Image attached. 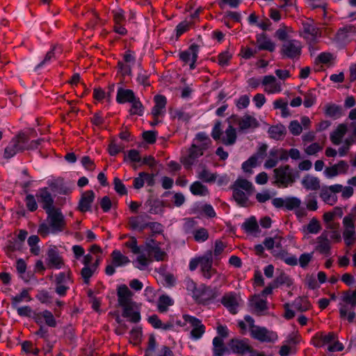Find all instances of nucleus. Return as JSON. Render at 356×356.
Returning a JSON list of instances; mask_svg holds the SVG:
<instances>
[{
    "label": "nucleus",
    "mask_w": 356,
    "mask_h": 356,
    "mask_svg": "<svg viewBox=\"0 0 356 356\" xmlns=\"http://www.w3.org/2000/svg\"><path fill=\"white\" fill-rule=\"evenodd\" d=\"M343 236L344 242L347 246H351L356 241V232L355 229H344Z\"/></svg>",
    "instance_id": "50"
},
{
    "label": "nucleus",
    "mask_w": 356,
    "mask_h": 356,
    "mask_svg": "<svg viewBox=\"0 0 356 356\" xmlns=\"http://www.w3.org/2000/svg\"><path fill=\"white\" fill-rule=\"evenodd\" d=\"M313 257L314 252L309 253H303L300 254L299 259H298V264H299L301 268H306L313 259Z\"/></svg>",
    "instance_id": "62"
},
{
    "label": "nucleus",
    "mask_w": 356,
    "mask_h": 356,
    "mask_svg": "<svg viewBox=\"0 0 356 356\" xmlns=\"http://www.w3.org/2000/svg\"><path fill=\"white\" fill-rule=\"evenodd\" d=\"M173 305V300L165 295L160 296L158 301V309L160 312H165L168 310V307Z\"/></svg>",
    "instance_id": "46"
},
{
    "label": "nucleus",
    "mask_w": 356,
    "mask_h": 356,
    "mask_svg": "<svg viewBox=\"0 0 356 356\" xmlns=\"http://www.w3.org/2000/svg\"><path fill=\"white\" fill-rule=\"evenodd\" d=\"M315 250L326 257H328L332 254L331 241L328 238V234L327 232H323L321 235L316 238Z\"/></svg>",
    "instance_id": "17"
},
{
    "label": "nucleus",
    "mask_w": 356,
    "mask_h": 356,
    "mask_svg": "<svg viewBox=\"0 0 356 356\" xmlns=\"http://www.w3.org/2000/svg\"><path fill=\"white\" fill-rule=\"evenodd\" d=\"M160 243L154 239L150 238L145 243V250L149 257H153L156 261H163L167 256L165 252L159 246Z\"/></svg>",
    "instance_id": "15"
},
{
    "label": "nucleus",
    "mask_w": 356,
    "mask_h": 356,
    "mask_svg": "<svg viewBox=\"0 0 356 356\" xmlns=\"http://www.w3.org/2000/svg\"><path fill=\"white\" fill-rule=\"evenodd\" d=\"M133 295V293L129 290L127 285L122 284L119 286L117 290L118 305L122 307L134 303L132 300Z\"/></svg>",
    "instance_id": "20"
},
{
    "label": "nucleus",
    "mask_w": 356,
    "mask_h": 356,
    "mask_svg": "<svg viewBox=\"0 0 356 356\" xmlns=\"http://www.w3.org/2000/svg\"><path fill=\"white\" fill-rule=\"evenodd\" d=\"M130 104H131L129 110L131 115H137L138 116L143 115L144 107L138 97H136L132 102H130Z\"/></svg>",
    "instance_id": "44"
},
{
    "label": "nucleus",
    "mask_w": 356,
    "mask_h": 356,
    "mask_svg": "<svg viewBox=\"0 0 356 356\" xmlns=\"http://www.w3.org/2000/svg\"><path fill=\"white\" fill-rule=\"evenodd\" d=\"M241 300L239 294L234 291L225 293L221 298L222 305L232 314L238 312V307Z\"/></svg>",
    "instance_id": "14"
},
{
    "label": "nucleus",
    "mask_w": 356,
    "mask_h": 356,
    "mask_svg": "<svg viewBox=\"0 0 356 356\" xmlns=\"http://www.w3.org/2000/svg\"><path fill=\"white\" fill-rule=\"evenodd\" d=\"M325 115L334 120H337L343 115L341 106L335 104H327L324 106Z\"/></svg>",
    "instance_id": "27"
},
{
    "label": "nucleus",
    "mask_w": 356,
    "mask_h": 356,
    "mask_svg": "<svg viewBox=\"0 0 356 356\" xmlns=\"http://www.w3.org/2000/svg\"><path fill=\"white\" fill-rule=\"evenodd\" d=\"M182 317L185 323H187L191 329L189 338L193 341H198L202 339L206 332V327L202 323V320L189 314H184Z\"/></svg>",
    "instance_id": "5"
},
{
    "label": "nucleus",
    "mask_w": 356,
    "mask_h": 356,
    "mask_svg": "<svg viewBox=\"0 0 356 356\" xmlns=\"http://www.w3.org/2000/svg\"><path fill=\"white\" fill-rule=\"evenodd\" d=\"M196 139L201 142V144L199 146L202 147V149H207L211 144V139L205 132L197 133L196 134Z\"/></svg>",
    "instance_id": "51"
},
{
    "label": "nucleus",
    "mask_w": 356,
    "mask_h": 356,
    "mask_svg": "<svg viewBox=\"0 0 356 356\" xmlns=\"http://www.w3.org/2000/svg\"><path fill=\"white\" fill-rule=\"evenodd\" d=\"M320 197L323 200V202L330 205L334 204L337 201V196L332 194L328 188H323L321 189Z\"/></svg>",
    "instance_id": "40"
},
{
    "label": "nucleus",
    "mask_w": 356,
    "mask_h": 356,
    "mask_svg": "<svg viewBox=\"0 0 356 356\" xmlns=\"http://www.w3.org/2000/svg\"><path fill=\"white\" fill-rule=\"evenodd\" d=\"M24 247V243L20 242L16 238L9 240L7 243V248L10 252L21 251Z\"/></svg>",
    "instance_id": "56"
},
{
    "label": "nucleus",
    "mask_w": 356,
    "mask_h": 356,
    "mask_svg": "<svg viewBox=\"0 0 356 356\" xmlns=\"http://www.w3.org/2000/svg\"><path fill=\"white\" fill-rule=\"evenodd\" d=\"M211 136L215 140H220L223 145L231 146L236 141V129L230 124L223 132L221 122L217 121L212 129Z\"/></svg>",
    "instance_id": "3"
},
{
    "label": "nucleus",
    "mask_w": 356,
    "mask_h": 356,
    "mask_svg": "<svg viewBox=\"0 0 356 356\" xmlns=\"http://www.w3.org/2000/svg\"><path fill=\"white\" fill-rule=\"evenodd\" d=\"M136 302L122 307V316L129 318V321L134 323H138L140 319V313L135 310Z\"/></svg>",
    "instance_id": "25"
},
{
    "label": "nucleus",
    "mask_w": 356,
    "mask_h": 356,
    "mask_svg": "<svg viewBox=\"0 0 356 356\" xmlns=\"http://www.w3.org/2000/svg\"><path fill=\"white\" fill-rule=\"evenodd\" d=\"M197 222L194 218H186L183 226L184 232L187 235H193L194 232L197 230Z\"/></svg>",
    "instance_id": "45"
},
{
    "label": "nucleus",
    "mask_w": 356,
    "mask_h": 356,
    "mask_svg": "<svg viewBox=\"0 0 356 356\" xmlns=\"http://www.w3.org/2000/svg\"><path fill=\"white\" fill-rule=\"evenodd\" d=\"M145 207L149 208L147 211L151 214H161L164 211L163 202L159 199H148Z\"/></svg>",
    "instance_id": "29"
},
{
    "label": "nucleus",
    "mask_w": 356,
    "mask_h": 356,
    "mask_svg": "<svg viewBox=\"0 0 356 356\" xmlns=\"http://www.w3.org/2000/svg\"><path fill=\"white\" fill-rule=\"evenodd\" d=\"M268 134L270 138L276 140H282L286 134V129L282 124L270 126L268 128Z\"/></svg>",
    "instance_id": "30"
},
{
    "label": "nucleus",
    "mask_w": 356,
    "mask_h": 356,
    "mask_svg": "<svg viewBox=\"0 0 356 356\" xmlns=\"http://www.w3.org/2000/svg\"><path fill=\"white\" fill-rule=\"evenodd\" d=\"M205 150V149H202V147H200L199 145L193 144L191 148L188 149V154L183 157L181 160V162L183 163L185 168H191V166L195 163L196 160L202 155H203Z\"/></svg>",
    "instance_id": "18"
},
{
    "label": "nucleus",
    "mask_w": 356,
    "mask_h": 356,
    "mask_svg": "<svg viewBox=\"0 0 356 356\" xmlns=\"http://www.w3.org/2000/svg\"><path fill=\"white\" fill-rule=\"evenodd\" d=\"M213 355L222 356L227 350L223 339L220 337H215L213 339Z\"/></svg>",
    "instance_id": "32"
},
{
    "label": "nucleus",
    "mask_w": 356,
    "mask_h": 356,
    "mask_svg": "<svg viewBox=\"0 0 356 356\" xmlns=\"http://www.w3.org/2000/svg\"><path fill=\"white\" fill-rule=\"evenodd\" d=\"M302 33L300 34L309 42H314L320 35L319 29L315 26L313 20L303 22L302 24Z\"/></svg>",
    "instance_id": "16"
},
{
    "label": "nucleus",
    "mask_w": 356,
    "mask_h": 356,
    "mask_svg": "<svg viewBox=\"0 0 356 356\" xmlns=\"http://www.w3.org/2000/svg\"><path fill=\"white\" fill-rule=\"evenodd\" d=\"M301 204V200L296 197H286L285 208L289 211L296 209Z\"/></svg>",
    "instance_id": "53"
},
{
    "label": "nucleus",
    "mask_w": 356,
    "mask_h": 356,
    "mask_svg": "<svg viewBox=\"0 0 356 356\" xmlns=\"http://www.w3.org/2000/svg\"><path fill=\"white\" fill-rule=\"evenodd\" d=\"M232 122L238 125V131L247 133L248 131H253L259 127V121L253 116L245 114L242 118L233 115L230 117Z\"/></svg>",
    "instance_id": "9"
},
{
    "label": "nucleus",
    "mask_w": 356,
    "mask_h": 356,
    "mask_svg": "<svg viewBox=\"0 0 356 356\" xmlns=\"http://www.w3.org/2000/svg\"><path fill=\"white\" fill-rule=\"evenodd\" d=\"M305 204L307 210L312 211H316L318 208L316 194L314 193H310L306 195L305 198Z\"/></svg>",
    "instance_id": "41"
},
{
    "label": "nucleus",
    "mask_w": 356,
    "mask_h": 356,
    "mask_svg": "<svg viewBox=\"0 0 356 356\" xmlns=\"http://www.w3.org/2000/svg\"><path fill=\"white\" fill-rule=\"evenodd\" d=\"M136 95L131 89L119 88L117 91L116 102L118 104H125L132 102L135 99Z\"/></svg>",
    "instance_id": "26"
},
{
    "label": "nucleus",
    "mask_w": 356,
    "mask_h": 356,
    "mask_svg": "<svg viewBox=\"0 0 356 356\" xmlns=\"http://www.w3.org/2000/svg\"><path fill=\"white\" fill-rule=\"evenodd\" d=\"M259 52L257 47L251 48V47H242L241 49V55L245 59H250Z\"/></svg>",
    "instance_id": "59"
},
{
    "label": "nucleus",
    "mask_w": 356,
    "mask_h": 356,
    "mask_svg": "<svg viewBox=\"0 0 356 356\" xmlns=\"http://www.w3.org/2000/svg\"><path fill=\"white\" fill-rule=\"evenodd\" d=\"M215 260L211 250L207 251L200 257V267L201 273L204 279L210 280L213 275L217 274V270L212 266Z\"/></svg>",
    "instance_id": "10"
},
{
    "label": "nucleus",
    "mask_w": 356,
    "mask_h": 356,
    "mask_svg": "<svg viewBox=\"0 0 356 356\" xmlns=\"http://www.w3.org/2000/svg\"><path fill=\"white\" fill-rule=\"evenodd\" d=\"M233 197L241 207H245L248 200V195H250L254 189L252 184L248 180L238 178L232 185Z\"/></svg>",
    "instance_id": "2"
},
{
    "label": "nucleus",
    "mask_w": 356,
    "mask_h": 356,
    "mask_svg": "<svg viewBox=\"0 0 356 356\" xmlns=\"http://www.w3.org/2000/svg\"><path fill=\"white\" fill-rule=\"evenodd\" d=\"M233 353L243 356L248 353L253 352V348L250 344V340L247 338L232 339L228 343Z\"/></svg>",
    "instance_id": "12"
},
{
    "label": "nucleus",
    "mask_w": 356,
    "mask_h": 356,
    "mask_svg": "<svg viewBox=\"0 0 356 356\" xmlns=\"http://www.w3.org/2000/svg\"><path fill=\"white\" fill-rule=\"evenodd\" d=\"M114 23L124 22L126 19L124 16V11L121 8H117L111 12Z\"/></svg>",
    "instance_id": "64"
},
{
    "label": "nucleus",
    "mask_w": 356,
    "mask_h": 356,
    "mask_svg": "<svg viewBox=\"0 0 356 356\" xmlns=\"http://www.w3.org/2000/svg\"><path fill=\"white\" fill-rule=\"evenodd\" d=\"M28 142V136L24 134H19L11 139L5 148L3 156L5 159H10L17 153L24 150V144Z\"/></svg>",
    "instance_id": "6"
},
{
    "label": "nucleus",
    "mask_w": 356,
    "mask_h": 356,
    "mask_svg": "<svg viewBox=\"0 0 356 356\" xmlns=\"http://www.w3.org/2000/svg\"><path fill=\"white\" fill-rule=\"evenodd\" d=\"M342 300L347 304H350L351 308L356 307V287L354 291L348 290L345 291L342 296Z\"/></svg>",
    "instance_id": "47"
},
{
    "label": "nucleus",
    "mask_w": 356,
    "mask_h": 356,
    "mask_svg": "<svg viewBox=\"0 0 356 356\" xmlns=\"http://www.w3.org/2000/svg\"><path fill=\"white\" fill-rule=\"evenodd\" d=\"M113 185L115 192L120 195H124L127 194V189L125 185L118 177L114 178Z\"/></svg>",
    "instance_id": "58"
},
{
    "label": "nucleus",
    "mask_w": 356,
    "mask_h": 356,
    "mask_svg": "<svg viewBox=\"0 0 356 356\" xmlns=\"http://www.w3.org/2000/svg\"><path fill=\"white\" fill-rule=\"evenodd\" d=\"M257 156H252L247 161H244L242 164V169L245 172H250L252 168L257 166Z\"/></svg>",
    "instance_id": "57"
},
{
    "label": "nucleus",
    "mask_w": 356,
    "mask_h": 356,
    "mask_svg": "<svg viewBox=\"0 0 356 356\" xmlns=\"http://www.w3.org/2000/svg\"><path fill=\"white\" fill-rule=\"evenodd\" d=\"M39 316H41L44 318L45 323L51 327H55L57 325V323L56 318H54L53 314L49 310H44L38 314Z\"/></svg>",
    "instance_id": "48"
},
{
    "label": "nucleus",
    "mask_w": 356,
    "mask_h": 356,
    "mask_svg": "<svg viewBox=\"0 0 356 356\" xmlns=\"http://www.w3.org/2000/svg\"><path fill=\"white\" fill-rule=\"evenodd\" d=\"M261 83L265 86V92L268 94L278 93L282 90L281 83L273 75L264 76Z\"/></svg>",
    "instance_id": "22"
},
{
    "label": "nucleus",
    "mask_w": 356,
    "mask_h": 356,
    "mask_svg": "<svg viewBox=\"0 0 356 356\" xmlns=\"http://www.w3.org/2000/svg\"><path fill=\"white\" fill-rule=\"evenodd\" d=\"M314 90H311L305 95V99L303 102L305 107L310 108L315 104L316 100V96L314 93Z\"/></svg>",
    "instance_id": "61"
},
{
    "label": "nucleus",
    "mask_w": 356,
    "mask_h": 356,
    "mask_svg": "<svg viewBox=\"0 0 356 356\" xmlns=\"http://www.w3.org/2000/svg\"><path fill=\"white\" fill-rule=\"evenodd\" d=\"M95 193L90 190L82 193L79 202L78 209L83 213L91 211V205L95 200Z\"/></svg>",
    "instance_id": "23"
},
{
    "label": "nucleus",
    "mask_w": 356,
    "mask_h": 356,
    "mask_svg": "<svg viewBox=\"0 0 356 356\" xmlns=\"http://www.w3.org/2000/svg\"><path fill=\"white\" fill-rule=\"evenodd\" d=\"M47 221L51 228V234H57L63 231L65 226L64 216L60 209H54L46 212Z\"/></svg>",
    "instance_id": "8"
},
{
    "label": "nucleus",
    "mask_w": 356,
    "mask_h": 356,
    "mask_svg": "<svg viewBox=\"0 0 356 356\" xmlns=\"http://www.w3.org/2000/svg\"><path fill=\"white\" fill-rule=\"evenodd\" d=\"M257 49L259 51L266 50L273 52L275 49V44L267 37L266 34L261 33L256 35Z\"/></svg>",
    "instance_id": "24"
},
{
    "label": "nucleus",
    "mask_w": 356,
    "mask_h": 356,
    "mask_svg": "<svg viewBox=\"0 0 356 356\" xmlns=\"http://www.w3.org/2000/svg\"><path fill=\"white\" fill-rule=\"evenodd\" d=\"M198 178L207 183L214 182L216 180V174L211 173L207 169H203L198 175Z\"/></svg>",
    "instance_id": "52"
},
{
    "label": "nucleus",
    "mask_w": 356,
    "mask_h": 356,
    "mask_svg": "<svg viewBox=\"0 0 356 356\" xmlns=\"http://www.w3.org/2000/svg\"><path fill=\"white\" fill-rule=\"evenodd\" d=\"M293 306L300 312H305L309 309L311 305L307 298H299L294 300Z\"/></svg>",
    "instance_id": "49"
},
{
    "label": "nucleus",
    "mask_w": 356,
    "mask_h": 356,
    "mask_svg": "<svg viewBox=\"0 0 356 356\" xmlns=\"http://www.w3.org/2000/svg\"><path fill=\"white\" fill-rule=\"evenodd\" d=\"M301 53V42L297 40H286L280 49V54L283 58L298 59Z\"/></svg>",
    "instance_id": "7"
},
{
    "label": "nucleus",
    "mask_w": 356,
    "mask_h": 356,
    "mask_svg": "<svg viewBox=\"0 0 356 356\" xmlns=\"http://www.w3.org/2000/svg\"><path fill=\"white\" fill-rule=\"evenodd\" d=\"M96 270L91 266H84L81 270V275L83 280V282L86 284H89L90 277L93 275Z\"/></svg>",
    "instance_id": "55"
},
{
    "label": "nucleus",
    "mask_w": 356,
    "mask_h": 356,
    "mask_svg": "<svg viewBox=\"0 0 356 356\" xmlns=\"http://www.w3.org/2000/svg\"><path fill=\"white\" fill-rule=\"evenodd\" d=\"M147 222H145L143 216L131 217L129 220L130 227L134 230L143 232L145 229L147 228L146 225Z\"/></svg>",
    "instance_id": "34"
},
{
    "label": "nucleus",
    "mask_w": 356,
    "mask_h": 356,
    "mask_svg": "<svg viewBox=\"0 0 356 356\" xmlns=\"http://www.w3.org/2000/svg\"><path fill=\"white\" fill-rule=\"evenodd\" d=\"M354 31L353 26H347L340 28L337 33V38L339 40H345L348 37V33Z\"/></svg>",
    "instance_id": "60"
},
{
    "label": "nucleus",
    "mask_w": 356,
    "mask_h": 356,
    "mask_svg": "<svg viewBox=\"0 0 356 356\" xmlns=\"http://www.w3.org/2000/svg\"><path fill=\"white\" fill-rule=\"evenodd\" d=\"M37 196L39 202L42 204V208L46 212L56 209L54 206V199L47 188H40Z\"/></svg>",
    "instance_id": "21"
},
{
    "label": "nucleus",
    "mask_w": 356,
    "mask_h": 356,
    "mask_svg": "<svg viewBox=\"0 0 356 356\" xmlns=\"http://www.w3.org/2000/svg\"><path fill=\"white\" fill-rule=\"evenodd\" d=\"M55 292L60 297L66 295L70 289L69 284L72 282V272H60L55 275Z\"/></svg>",
    "instance_id": "11"
},
{
    "label": "nucleus",
    "mask_w": 356,
    "mask_h": 356,
    "mask_svg": "<svg viewBox=\"0 0 356 356\" xmlns=\"http://www.w3.org/2000/svg\"><path fill=\"white\" fill-rule=\"evenodd\" d=\"M190 191L194 195L206 196L209 195L208 188L199 181L193 182L190 186Z\"/></svg>",
    "instance_id": "38"
},
{
    "label": "nucleus",
    "mask_w": 356,
    "mask_h": 356,
    "mask_svg": "<svg viewBox=\"0 0 356 356\" xmlns=\"http://www.w3.org/2000/svg\"><path fill=\"white\" fill-rule=\"evenodd\" d=\"M272 254L276 257L282 259L286 264L289 266H296L298 264V259L295 255H289L284 250H281L279 252H277L275 250L272 252Z\"/></svg>",
    "instance_id": "35"
},
{
    "label": "nucleus",
    "mask_w": 356,
    "mask_h": 356,
    "mask_svg": "<svg viewBox=\"0 0 356 356\" xmlns=\"http://www.w3.org/2000/svg\"><path fill=\"white\" fill-rule=\"evenodd\" d=\"M302 186L307 190L316 191L320 188V180L310 175H305L301 181Z\"/></svg>",
    "instance_id": "31"
},
{
    "label": "nucleus",
    "mask_w": 356,
    "mask_h": 356,
    "mask_svg": "<svg viewBox=\"0 0 356 356\" xmlns=\"http://www.w3.org/2000/svg\"><path fill=\"white\" fill-rule=\"evenodd\" d=\"M348 125L346 123L339 124L336 129L330 134V140L334 145H338L348 131Z\"/></svg>",
    "instance_id": "28"
},
{
    "label": "nucleus",
    "mask_w": 356,
    "mask_h": 356,
    "mask_svg": "<svg viewBox=\"0 0 356 356\" xmlns=\"http://www.w3.org/2000/svg\"><path fill=\"white\" fill-rule=\"evenodd\" d=\"M255 311L257 313H261L267 309V302L266 300L257 298L252 302Z\"/></svg>",
    "instance_id": "63"
},
{
    "label": "nucleus",
    "mask_w": 356,
    "mask_h": 356,
    "mask_svg": "<svg viewBox=\"0 0 356 356\" xmlns=\"http://www.w3.org/2000/svg\"><path fill=\"white\" fill-rule=\"evenodd\" d=\"M250 337L260 342L274 343L277 340L276 332L261 326L254 327L251 332Z\"/></svg>",
    "instance_id": "13"
},
{
    "label": "nucleus",
    "mask_w": 356,
    "mask_h": 356,
    "mask_svg": "<svg viewBox=\"0 0 356 356\" xmlns=\"http://www.w3.org/2000/svg\"><path fill=\"white\" fill-rule=\"evenodd\" d=\"M241 228L249 234H253L259 232V225L254 216H252L245 220L241 225Z\"/></svg>",
    "instance_id": "36"
},
{
    "label": "nucleus",
    "mask_w": 356,
    "mask_h": 356,
    "mask_svg": "<svg viewBox=\"0 0 356 356\" xmlns=\"http://www.w3.org/2000/svg\"><path fill=\"white\" fill-rule=\"evenodd\" d=\"M348 309L347 305H341L339 308L340 317L341 318H346L349 323H352V322H353V321L356 316V314L354 312H348Z\"/></svg>",
    "instance_id": "54"
},
{
    "label": "nucleus",
    "mask_w": 356,
    "mask_h": 356,
    "mask_svg": "<svg viewBox=\"0 0 356 356\" xmlns=\"http://www.w3.org/2000/svg\"><path fill=\"white\" fill-rule=\"evenodd\" d=\"M274 184L280 188H287L300 177L299 172L289 165H281L273 170Z\"/></svg>",
    "instance_id": "1"
},
{
    "label": "nucleus",
    "mask_w": 356,
    "mask_h": 356,
    "mask_svg": "<svg viewBox=\"0 0 356 356\" xmlns=\"http://www.w3.org/2000/svg\"><path fill=\"white\" fill-rule=\"evenodd\" d=\"M321 230V225L316 218H312L309 223L302 227V232L306 234H317Z\"/></svg>",
    "instance_id": "37"
},
{
    "label": "nucleus",
    "mask_w": 356,
    "mask_h": 356,
    "mask_svg": "<svg viewBox=\"0 0 356 356\" xmlns=\"http://www.w3.org/2000/svg\"><path fill=\"white\" fill-rule=\"evenodd\" d=\"M112 257V263L116 266H124L127 265L130 260L127 257L123 255L120 250H115L113 251L111 254Z\"/></svg>",
    "instance_id": "33"
},
{
    "label": "nucleus",
    "mask_w": 356,
    "mask_h": 356,
    "mask_svg": "<svg viewBox=\"0 0 356 356\" xmlns=\"http://www.w3.org/2000/svg\"><path fill=\"white\" fill-rule=\"evenodd\" d=\"M193 237L197 243H204L208 240L209 234L204 227H198L193 234Z\"/></svg>",
    "instance_id": "43"
},
{
    "label": "nucleus",
    "mask_w": 356,
    "mask_h": 356,
    "mask_svg": "<svg viewBox=\"0 0 356 356\" xmlns=\"http://www.w3.org/2000/svg\"><path fill=\"white\" fill-rule=\"evenodd\" d=\"M274 286L279 287L282 285H285L289 287L292 285L293 282L291 277L285 273L282 272L273 281Z\"/></svg>",
    "instance_id": "42"
},
{
    "label": "nucleus",
    "mask_w": 356,
    "mask_h": 356,
    "mask_svg": "<svg viewBox=\"0 0 356 356\" xmlns=\"http://www.w3.org/2000/svg\"><path fill=\"white\" fill-rule=\"evenodd\" d=\"M11 302V305L13 308H16L17 306L24 300L26 302H29L31 300V298L29 296L28 289H23L19 294L16 295L15 296H13Z\"/></svg>",
    "instance_id": "39"
},
{
    "label": "nucleus",
    "mask_w": 356,
    "mask_h": 356,
    "mask_svg": "<svg viewBox=\"0 0 356 356\" xmlns=\"http://www.w3.org/2000/svg\"><path fill=\"white\" fill-rule=\"evenodd\" d=\"M186 286L187 290L191 291L192 297L200 302H204L216 297V292L211 287L204 284L197 286L193 281L189 280Z\"/></svg>",
    "instance_id": "4"
},
{
    "label": "nucleus",
    "mask_w": 356,
    "mask_h": 356,
    "mask_svg": "<svg viewBox=\"0 0 356 356\" xmlns=\"http://www.w3.org/2000/svg\"><path fill=\"white\" fill-rule=\"evenodd\" d=\"M47 256L46 260L49 268L60 269L64 265L62 257L55 247L48 250Z\"/></svg>",
    "instance_id": "19"
}]
</instances>
